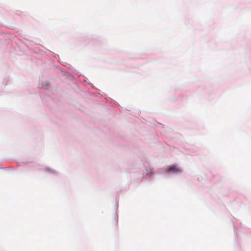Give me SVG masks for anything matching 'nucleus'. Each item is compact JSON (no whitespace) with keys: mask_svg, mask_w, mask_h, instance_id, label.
<instances>
[{"mask_svg":"<svg viewBox=\"0 0 251 251\" xmlns=\"http://www.w3.org/2000/svg\"><path fill=\"white\" fill-rule=\"evenodd\" d=\"M169 173H178L181 172V170L176 166H171L168 169Z\"/></svg>","mask_w":251,"mask_h":251,"instance_id":"nucleus-1","label":"nucleus"}]
</instances>
